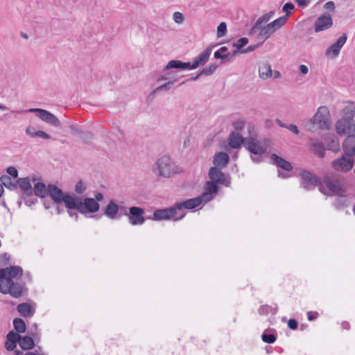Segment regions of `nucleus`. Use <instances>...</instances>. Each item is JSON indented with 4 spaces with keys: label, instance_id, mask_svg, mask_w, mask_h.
I'll use <instances>...</instances> for the list:
<instances>
[{
    "label": "nucleus",
    "instance_id": "nucleus-1",
    "mask_svg": "<svg viewBox=\"0 0 355 355\" xmlns=\"http://www.w3.org/2000/svg\"><path fill=\"white\" fill-rule=\"evenodd\" d=\"M22 275L23 269L19 266L0 268V293L9 294L15 298L26 295L28 288L25 282L20 279Z\"/></svg>",
    "mask_w": 355,
    "mask_h": 355
},
{
    "label": "nucleus",
    "instance_id": "nucleus-2",
    "mask_svg": "<svg viewBox=\"0 0 355 355\" xmlns=\"http://www.w3.org/2000/svg\"><path fill=\"white\" fill-rule=\"evenodd\" d=\"M330 112L327 106H320L314 116L304 124L306 130L313 131L315 126L320 130H328L331 127Z\"/></svg>",
    "mask_w": 355,
    "mask_h": 355
},
{
    "label": "nucleus",
    "instance_id": "nucleus-3",
    "mask_svg": "<svg viewBox=\"0 0 355 355\" xmlns=\"http://www.w3.org/2000/svg\"><path fill=\"white\" fill-rule=\"evenodd\" d=\"M100 209V205L93 198L86 197L83 200L74 196L70 209H76L82 214H94Z\"/></svg>",
    "mask_w": 355,
    "mask_h": 355
},
{
    "label": "nucleus",
    "instance_id": "nucleus-4",
    "mask_svg": "<svg viewBox=\"0 0 355 355\" xmlns=\"http://www.w3.org/2000/svg\"><path fill=\"white\" fill-rule=\"evenodd\" d=\"M301 177V187L306 191H311L319 187L320 191L326 193L325 188L322 184V180L310 171L302 170L300 173Z\"/></svg>",
    "mask_w": 355,
    "mask_h": 355
},
{
    "label": "nucleus",
    "instance_id": "nucleus-5",
    "mask_svg": "<svg viewBox=\"0 0 355 355\" xmlns=\"http://www.w3.org/2000/svg\"><path fill=\"white\" fill-rule=\"evenodd\" d=\"M47 195H49L56 204L64 202L67 209H70L75 196V195L64 193L62 189L53 184L48 185Z\"/></svg>",
    "mask_w": 355,
    "mask_h": 355
},
{
    "label": "nucleus",
    "instance_id": "nucleus-6",
    "mask_svg": "<svg viewBox=\"0 0 355 355\" xmlns=\"http://www.w3.org/2000/svg\"><path fill=\"white\" fill-rule=\"evenodd\" d=\"M158 175L164 178H169L176 173L177 166L168 156H162L156 162Z\"/></svg>",
    "mask_w": 355,
    "mask_h": 355
},
{
    "label": "nucleus",
    "instance_id": "nucleus-7",
    "mask_svg": "<svg viewBox=\"0 0 355 355\" xmlns=\"http://www.w3.org/2000/svg\"><path fill=\"white\" fill-rule=\"evenodd\" d=\"M244 146L251 154L254 155V156H251L253 162H261L262 156L266 152V149L261 145L259 141L253 137L246 138Z\"/></svg>",
    "mask_w": 355,
    "mask_h": 355
},
{
    "label": "nucleus",
    "instance_id": "nucleus-8",
    "mask_svg": "<svg viewBox=\"0 0 355 355\" xmlns=\"http://www.w3.org/2000/svg\"><path fill=\"white\" fill-rule=\"evenodd\" d=\"M26 112L35 113L36 116L46 123L58 128L61 123L60 120L51 112L41 108H30Z\"/></svg>",
    "mask_w": 355,
    "mask_h": 355
},
{
    "label": "nucleus",
    "instance_id": "nucleus-9",
    "mask_svg": "<svg viewBox=\"0 0 355 355\" xmlns=\"http://www.w3.org/2000/svg\"><path fill=\"white\" fill-rule=\"evenodd\" d=\"M202 202H204V200L200 196L175 203V206L178 213V218L182 219L186 215L185 209H195L200 206Z\"/></svg>",
    "mask_w": 355,
    "mask_h": 355
},
{
    "label": "nucleus",
    "instance_id": "nucleus-10",
    "mask_svg": "<svg viewBox=\"0 0 355 355\" xmlns=\"http://www.w3.org/2000/svg\"><path fill=\"white\" fill-rule=\"evenodd\" d=\"M354 165V158L345 154L334 159L331 162V167L336 171L347 173L350 171Z\"/></svg>",
    "mask_w": 355,
    "mask_h": 355
},
{
    "label": "nucleus",
    "instance_id": "nucleus-11",
    "mask_svg": "<svg viewBox=\"0 0 355 355\" xmlns=\"http://www.w3.org/2000/svg\"><path fill=\"white\" fill-rule=\"evenodd\" d=\"M153 220L157 221L162 220L178 221L181 219L178 218V213L174 205L173 207L168 208L159 209L154 211Z\"/></svg>",
    "mask_w": 355,
    "mask_h": 355
},
{
    "label": "nucleus",
    "instance_id": "nucleus-12",
    "mask_svg": "<svg viewBox=\"0 0 355 355\" xmlns=\"http://www.w3.org/2000/svg\"><path fill=\"white\" fill-rule=\"evenodd\" d=\"M209 178L216 184L229 187L230 184V177L225 174L219 168L212 166L209 170Z\"/></svg>",
    "mask_w": 355,
    "mask_h": 355
},
{
    "label": "nucleus",
    "instance_id": "nucleus-13",
    "mask_svg": "<svg viewBox=\"0 0 355 355\" xmlns=\"http://www.w3.org/2000/svg\"><path fill=\"white\" fill-rule=\"evenodd\" d=\"M144 209L140 207H131L129 208L128 220L132 225H142L145 222Z\"/></svg>",
    "mask_w": 355,
    "mask_h": 355
},
{
    "label": "nucleus",
    "instance_id": "nucleus-14",
    "mask_svg": "<svg viewBox=\"0 0 355 355\" xmlns=\"http://www.w3.org/2000/svg\"><path fill=\"white\" fill-rule=\"evenodd\" d=\"M336 131L339 135H345L346 134L353 135L355 133V123L351 121L341 119L338 120L335 125Z\"/></svg>",
    "mask_w": 355,
    "mask_h": 355
},
{
    "label": "nucleus",
    "instance_id": "nucleus-15",
    "mask_svg": "<svg viewBox=\"0 0 355 355\" xmlns=\"http://www.w3.org/2000/svg\"><path fill=\"white\" fill-rule=\"evenodd\" d=\"M322 182L331 192L337 195H341L343 193V191L340 186V180L338 178L325 175Z\"/></svg>",
    "mask_w": 355,
    "mask_h": 355
},
{
    "label": "nucleus",
    "instance_id": "nucleus-16",
    "mask_svg": "<svg viewBox=\"0 0 355 355\" xmlns=\"http://www.w3.org/2000/svg\"><path fill=\"white\" fill-rule=\"evenodd\" d=\"M333 25V21L331 15L324 13L320 16L315 21V32L318 33L329 28Z\"/></svg>",
    "mask_w": 355,
    "mask_h": 355
},
{
    "label": "nucleus",
    "instance_id": "nucleus-17",
    "mask_svg": "<svg viewBox=\"0 0 355 355\" xmlns=\"http://www.w3.org/2000/svg\"><path fill=\"white\" fill-rule=\"evenodd\" d=\"M216 182L212 180L207 181L205 184V191L201 195L204 202H208L213 199V194L218 191V187Z\"/></svg>",
    "mask_w": 355,
    "mask_h": 355
},
{
    "label": "nucleus",
    "instance_id": "nucleus-18",
    "mask_svg": "<svg viewBox=\"0 0 355 355\" xmlns=\"http://www.w3.org/2000/svg\"><path fill=\"white\" fill-rule=\"evenodd\" d=\"M343 150L346 155L354 158L355 157V136L349 135L343 141L342 144Z\"/></svg>",
    "mask_w": 355,
    "mask_h": 355
},
{
    "label": "nucleus",
    "instance_id": "nucleus-19",
    "mask_svg": "<svg viewBox=\"0 0 355 355\" xmlns=\"http://www.w3.org/2000/svg\"><path fill=\"white\" fill-rule=\"evenodd\" d=\"M347 35L343 33L335 43L332 44L327 50L326 55L332 54L333 57H336L340 53L341 48L347 41Z\"/></svg>",
    "mask_w": 355,
    "mask_h": 355
},
{
    "label": "nucleus",
    "instance_id": "nucleus-20",
    "mask_svg": "<svg viewBox=\"0 0 355 355\" xmlns=\"http://www.w3.org/2000/svg\"><path fill=\"white\" fill-rule=\"evenodd\" d=\"M20 339V334L10 331L6 335V341L5 343V348L8 351H13L17 345L19 344V340Z\"/></svg>",
    "mask_w": 355,
    "mask_h": 355
},
{
    "label": "nucleus",
    "instance_id": "nucleus-21",
    "mask_svg": "<svg viewBox=\"0 0 355 355\" xmlns=\"http://www.w3.org/2000/svg\"><path fill=\"white\" fill-rule=\"evenodd\" d=\"M211 53V47L205 49L202 53L196 56L193 60V67L198 68L200 66H203L208 61L209 56Z\"/></svg>",
    "mask_w": 355,
    "mask_h": 355
},
{
    "label": "nucleus",
    "instance_id": "nucleus-22",
    "mask_svg": "<svg viewBox=\"0 0 355 355\" xmlns=\"http://www.w3.org/2000/svg\"><path fill=\"white\" fill-rule=\"evenodd\" d=\"M309 142L310 149L314 154L321 158L325 156V148L321 141L318 139H311Z\"/></svg>",
    "mask_w": 355,
    "mask_h": 355
},
{
    "label": "nucleus",
    "instance_id": "nucleus-23",
    "mask_svg": "<svg viewBox=\"0 0 355 355\" xmlns=\"http://www.w3.org/2000/svg\"><path fill=\"white\" fill-rule=\"evenodd\" d=\"M245 139L239 134L231 132L228 137V145L233 149L239 148L242 144L244 145Z\"/></svg>",
    "mask_w": 355,
    "mask_h": 355
},
{
    "label": "nucleus",
    "instance_id": "nucleus-24",
    "mask_svg": "<svg viewBox=\"0 0 355 355\" xmlns=\"http://www.w3.org/2000/svg\"><path fill=\"white\" fill-rule=\"evenodd\" d=\"M119 211V205H116L113 200H110L104 209V214L110 219L114 220L120 217L117 216Z\"/></svg>",
    "mask_w": 355,
    "mask_h": 355
},
{
    "label": "nucleus",
    "instance_id": "nucleus-25",
    "mask_svg": "<svg viewBox=\"0 0 355 355\" xmlns=\"http://www.w3.org/2000/svg\"><path fill=\"white\" fill-rule=\"evenodd\" d=\"M270 159L274 165H276L277 167L281 168L282 169H284L286 171H291L293 170V166L289 162L285 160L281 157H279L276 154H272Z\"/></svg>",
    "mask_w": 355,
    "mask_h": 355
},
{
    "label": "nucleus",
    "instance_id": "nucleus-26",
    "mask_svg": "<svg viewBox=\"0 0 355 355\" xmlns=\"http://www.w3.org/2000/svg\"><path fill=\"white\" fill-rule=\"evenodd\" d=\"M230 162V157L225 152H220L215 155L213 159L214 166L217 168H222L226 166Z\"/></svg>",
    "mask_w": 355,
    "mask_h": 355
},
{
    "label": "nucleus",
    "instance_id": "nucleus-27",
    "mask_svg": "<svg viewBox=\"0 0 355 355\" xmlns=\"http://www.w3.org/2000/svg\"><path fill=\"white\" fill-rule=\"evenodd\" d=\"M17 186H19L24 195L27 196H31L33 195V188L28 178H19L17 180Z\"/></svg>",
    "mask_w": 355,
    "mask_h": 355
},
{
    "label": "nucleus",
    "instance_id": "nucleus-28",
    "mask_svg": "<svg viewBox=\"0 0 355 355\" xmlns=\"http://www.w3.org/2000/svg\"><path fill=\"white\" fill-rule=\"evenodd\" d=\"M324 139L327 145L328 150L334 152H337L340 150L338 139L334 134H328Z\"/></svg>",
    "mask_w": 355,
    "mask_h": 355
},
{
    "label": "nucleus",
    "instance_id": "nucleus-29",
    "mask_svg": "<svg viewBox=\"0 0 355 355\" xmlns=\"http://www.w3.org/2000/svg\"><path fill=\"white\" fill-rule=\"evenodd\" d=\"M259 74L263 80H266L272 76V68L268 62H263L259 64Z\"/></svg>",
    "mask_w": 355,
    "mask_h": 355
},
{
    "label": "nucleus",
    "instance_id": "nucleus-30",
    "mask_svg": "<svg viewBox=\"0 0 355 355\" xmlns=\"http://www.w3.org/2000/svg\"><path fill=\"white\" fill-rule=\"evenodd\" d=\"M17 311L24 318H29L33 315L34 309L28 303H21L17 306Z\"/></svg>",
    "mask_w": 355,
    "mask_h": 355
},
{
    "label": "nucleus",
    "instance_id": "nucleus-31",
    "mask_svg": "<svg viewBox=\"0 0 355 355\" xmlns=\"http://www.w3.org/2000/svg\"><path fill=\"white\" fill-rule=\"evenodd\" d=\"M26 134L29 137L34 138L36 137H40L44 139H52L51 136L45 132L43 130H37L35 131L34 128L32 126H28L26 129Z\"/></svg>",
    "mask_w": 355,
    "mask_h": 355
},
{
    "label": "nucleus",
    "instance_id": "nucleus-32",
    "mask_svg": "<svg viewBox=\"0 0 355 355\" xmlns=\"http://www.w3.org/2000/svg\"><path fill=\"white\" fill-rule=\"evenodd\" d=\"M19 345L24 350L31 349L35 346L33 339L29 336H22L20 335V339L19 340Z\"/></svg>",
    "mask_w": 355,
    "mask_h": 355
},
{
    "label": "nucleus",
    "instance_id": "nucleus-33",
    "mask_svg": "<svg viewBox=\"0 0 355 355\" xmlns=\"http://www.w3.org/2000/svg\"><path fill=\"white\" fill-rule=\"evenodd\" d=\"M33 193L36 196L44 198L47 196L48 187H46V184L43 182H37L33 189Z\"/></svg>",
    "mask_w": 355,
    "mask_h": 355
},
{
    "label": "nucleus",
    "instance_id": "nucleus-34",
    "mask_svg": "<svg viewBox=\"0 0 355 355\" xmlns=\"http://www.w3.org/2000/svg\"><path fill=\"white\" fill-rule=\"evenodd\" d=\"M288 17V15H283L268 24V25L271 28L272 31L275 33L277 30L279 29L283 25H284L287 21Z\"/></svg>",
    "mask_w": 355,
    "mask_h": 355
},
{
    "label": "nucleus",
    "instance_id": "nucleus-35",
    "mask_svg": "<svg viewBox=\"0 0 355 355\" xmlns=\"http://www.w3.org/2000/svg\"><path fill=\"white\" fill-rule=\"evenodd\" d=\"M273 33L274 32L272 31L271 28L267 24L259 32L257 39L261 40V41L260 42L263 44Z\"/></svg>",
    "mask_w": 355,
    "mask_h": 355
},
{
    "label": "nucleus",
    "instance_id": "nucleus-36",
    "mask_svg": "<svg viewBox=\"0 0 355 355\" xmlns=\"http://www.w3.org/2000/svg\"><path fill=\"white\" fill-rule=\"evenodd\" d=\"M13 327L16 331L15 333L18 334L24 333L26 329L25 322L19 318H16L13 320Z\"/></svg>",
    "mask_w": 355,
    "mask_h": 355
},
{
    "label": "nucleus",
    "instance_id": "nucleus-37",
    "mask_svg": "<svg viewBox=\"0 0 355 355\" xmlns=\"http://www.w3.org/2000/svg\"><path fill=\"white\" fill-rule=\"evenodd\" d=\"M343 116L342 119L348 120L352 122L355 114V107L352 105H347L343 109Z\"/></svg>",
    "mask_w": 355,
    "mask_h": 355
},
{
    "label": "nucleus",
    "instance_id": "nucleus-38",
    "mask_svg": "<svg viewBox=\"0 0 355 355\" xmlns=\"http://www.w3.org/2000/svg\"><path fill=\"white\" fill-rule=\"evenodd\" d=\"M1 184L2 186H5L6 188L12 190L17 188V182L13 183L10 177L6 175H3L0 178Z\"/></svg>",
    "mask_w": 355,
    "mask_h": 355
},
{
    "label": "nucleus",
    "instance_id": "nucleus-39",
    "mask_svg": "<svg viewBox=\"0 0 355 355\" xmlns=\"http://www.w3.org/2000/svg\"><path fill=\"white\" fill-rule=\"evenodd\" d=\"M80 138L83 144L89 145L94 139V135L91 132L83 131L80 135Z\"/></svg>",
    "mask_w": 355,
    "mask_h": 355
},
{
    "label": "nucleus",
    "instance_id": "nucleus-40",
    "mask_svg": "<svg viewBox=\"0 0 355 355\" xmlns=\"http://www.w3.org/2000/svg\"><path fill=\"white\" fill-rule=\"evenodd\" d=\"M182 61L179 60H173L168 62V64L164 68V71H167L170 69H175L182 70Z\"/></svg>",
    "mask_w": 355,
    "mask_h": 355
},
{
    "label": "nucleus",
    "instance_id": "nucleus-41",
    "mask_svg": "<svg viewBox=\"0 0 355 355\" xmlns=\"http://www.w3.org/2000/svg\"><path fill=\"white\" fill-rule=\"evenodd\" d=\"M177 80H178V78H173V80L168 81L167 83L156 87L153 90V93H157V92L164 91H164L170 90L171 89L172 85Z\"/></svg>",
    "mask_w": 355,
    "mask_h": 355
},
{
    "label": "nucleus",
    "instance_id": "nucleus-42",
    "mask_svg": "<svg viewBox=\"0 0 355 355\" xmlns=\"http://www.w3.org/2000/svg\"><path fill=\"white\" fill-rule=\"evenodd\" d=\"M218 68V64L216 63H212L209 65V67L204 68L200 71V75L202 76H211Z\"/></svg>",
    "mask_w": 355,
    "mask_h": 355
},
{
    "label": "nucleus",
    "instance_id": "nucleus-43",
    "mask_svg": "<svg viewBox=\"0 0 355 355\" xmlns=\"http://www.w3.org/2000/svg\"><path fill=\"white\" fill-rule=\"evenodd\" d=\"M261 338L264 343L272 344L275 342L277 337L273 334H267L264 332L261 336Z\"/></svg>",
    "mask_w": 355,
    "mask_h": 355
},
{
    "label": "nucleus",
    "instance_id": "nucleus-44",
    "mask_svg": "<svg viewBox=\"0 0 355 355\" xmlns=\"http://www.w3.org/2000/svg\"><path fill=\"white\" fill-rule=\"evenodd\" d=\"M249 40L247 37H241L240 38L236 43H233L232 46L236 48L239 51L243 49V47L245 46Z\"/></svg>",
    "mask_w": 355,
    "mask_h": 355
},
{
    "label": "nucleus",
    "instance_id": "nucleus-45",
    "mask_svg": "<svg viewBox=\"0 0 355 355\" xmlns=\"http://www.w3.org/2000/svg\"><path fill=\"white\" fill-rule=\"evenodd\" d=\"M87 189V187L83 180H79L75 186V191L78 194L83 193Z\"/></svg>",
    "mask_w": 355,
    "mask_h": 355
},
{
    "label": "nucleus",
    "instance_id": "nucleus-46",
    "mask_svg": "<svg viewBox=\"0 0 355 355\" xmlns=\"http://www.w3.org/2000/svg\"><path fill=\"white\" fill-rule=\"evenodd\" d=\"M263 24L262 21L259 18L257 21L254 24L252 28L249 32V35H252L256 33L257 31H260L262 29L261 24Z\"/></svg>",
    "mask_w": 355,
    "mask_h": 355
},
{
    "label": "nucleus",
    "instance_id": "nucleus-47",
    "mask_svg": "<svg viewBox=\"0 0 355 355\" xmlns=\"http://www.w3.org/2000/svg\"><path fill=\"white\" fill-rule=\"evenodd\" d=\"M227 33V24L225 22H221L217 28V37H223Z\"/></svg>",
    "mask_w": 355,
    "mask_h": 355
},
{
    "label": "nucleus",
    "instance_id": "nucleus-48",
    "mask_svg": "<svg viewBox=\"0 0 355 355\" xmlns=\"http://www.w3.org/2000/svg\"><path fill=\"white\" fill-rule=\"evenodd\" d=\"M262 44L261 42L257 43V44L250 45L247 48L241 49L240 51L241 53H248L252 51H254L258 47H259Z\"/></svg>",
    "mask_w": 355,
    "mask_h": 355
},
{
    "label": "nucleus",
    "instance_id": "nucleus-49",
    "mask_svg": "<svg viewBox=\"0 0 355 355\" xmlns=\"http://www.w3.org/2000/svg\"><path fill=\"white\" fill-rule=\"evenodd\" d=\"M232 126L236 130L241 131L245 126V121L243 120L239 119L233 122Z\"/></svg>",
    "mask_w": 355,
    "mask_h": 355
},
{
    "label": "nucleus",
    "instance_id": "nucleus-50",
    "mask_svg": "<svg viewBox=\"0 0 355 355\" xmlns=\"http://www.w3.org/2000/svg\"><path fill=\"white\" fill-rule=\"evenodd\" d=\"M227 46H222L218 50L215 51L214 53V58L215 59H220L223 57V54L226 53L227 52Z\"/></svg>",
    "mask_w": 355,
    "mask_h": 355
},
{
    "label": "nucleus",
    "instance_id": "nucleus-51",
    "mask_svg": "<svg viewBox=\"0 0 355 355\" xmlns=\"http://www.w3.org/2000/svg\"><path fill=\"white\" fill-rule=\"evenodd\" d=\"M295 6L294 4L291 2L286 3L283 6V11L286 12V15H288V17L291 15V10L294 9Z\"/></svg>",
    "mask_w": 355,
    "mask_h": 355
},
{
    "label": "nucleus",
    "instance_id": "nucleus-52",
    "mask_svg": "<svg viewBox=\"0 0 355 355\" xmlns=\"http://www.w3.org/2000/svg\"><path fill=\"white\" fill-rule=\"evenodd\" d=\"M173 19L178 24H182L184 21L183 15L180 12H175L173 15Z\"/></svg>",
    "mask_w": 355,
    "mask_h": 355
},
{
    "label": "nucleus",
    "instance_id": "nucleus-53",
    "mask_svg": "<svg viewBox=\"0 0 355 355\" xmlns=\"http://www.w3.org/2000/svg\"><path fill=\"white\" fill-rule=\"evenodd\" d=\"M274 14H275V11L272 10L266 14H264L263 15L260 17L259 19L262 21L263 23H266L271 19V17L274 15Z\"/></svg>",
    "mask_w": 355,
    "mask_h": 355
},
{
    "label": "nucleus",
    "instance_id": "nucleus-54",
    "mask_svg": "<svg viewBox=\"0 0 355 355\" xmlns=\"http://www.w3.org/2000/svg\"><path fill=\"white\" fill-rule=\"evenodd\" d=\"M288 327L292 330H295L297 329L298 322L295 319H290L288 321Z\"/></svg>",
    "mask_w": 355,
    "mask_h": 355
},
{
    "label": "nucleus",
    "instance_id": "nucleus-55",
    "mask_svg": "<svg viewBox=\"0 0 355 355\" xmlns=\"http://www.w3.org/2000/svg\"><path fill=\"white\" fill-rule=\"evenodd\" d=\"M6 172L9 174V175H10L13 178H17L18 175L17 170L16 169V168H15L13 166L8 167L6 169Z\"/></svg>",
    "mask_w": 355,
    "mask_h": 355
},
{
    "label": "nucleus",
    "instance_id": "nucleus-56",
    "mask_svg": "<svg viewBox=\"0 0 355 355\" xmlns=\"http://www.w3.org/2000/svg\"><path fill=\"white\" fill-rule=\"evenodd\" d=\"M270 309V307L267 305L261 306L259 307L258 311L260 315H267L269 313Z\"/></svg>",
    "mask_w": 355,
    "mask_h": 355
},
{
    "label": "nucleus",
    "instance_id": "nucleus-57",
    "mask_svg": "<svg viewBox=\"0 0 355 355\" xmlns=\"http://www.w3.org/2000/svg\"><path fill=\"white\" fill-rule=\"evenodd\" d=\"M10 256L8 253H4L1 256V266H6L8 265L9 260H10Z\"/></svg>",
    "mask_w": 355,
    "mask_h": 355
},
{
    "label": "nucleus",
    "instance_id": "nucleus-58",
    "mask_svg": "<svg viewBox=\"0 0 355 355\" xmlns=\"http://www.w3.org/2000/svg\"><path fill=\"white\" fill-rule=\"evenodd\" d=\"M69 128H70L72 134H73V135H78L80 136L83 132L79 128H78L73 125H71L69 126Z\"/></svg>",
    "mask_w": 355,
    "mask_h": 355
},
{
    "label": "nucleus",
    "instance_id": "nucleus-59",
    "mask_svg": "<svg viewBox=\"0 0 355 355\" xmlns=\"http://www.w3.org/2000/svg\"><path fill=\"white\" fill-rule=\"evenodd\" d=\"M286 129L289 130L295 135L299 134L298 128H297V125H295L294 124L287 125Z\"/></svg>",
    "mask_w": 355,
    "mask_h": 355
},
{
    "label": "nucleus",
    "instance_id": "nucleus-60",
    "mask_svg": "<svg viewBox=\"0 0 355 355\" xmlns=\"http://www.w3.org/2000/svg\"><path fill=\"white\" fill-rule=\"evenodd\" d=\"M324 8L327 10L334 11L335 4L332 1H329L324 4Z\"/></svg>",
    "mask_w": 355,
    "mask_h": 355
},
{
    "label": "nucleus",
    "instance_id": "nucleus-61",
    "mask_svg": "<svg viewBox=\"0 0 355 355\" xmlns=\"http://www.w3.org/2000/svg\"><path fill=\"white\" fill-rule=\"evenodd\" d=\"M128 207L126 206H119L120 215L127 216L128 217L129 210H128Z\"/></svg>",
    "mask_w": 355,
    "mask_h": 355
},
{
    "label": "nucleus",
    "instance_id": "nucleus-62",
    "mask_svg": "<svg viewBox=\"0 0 355 355\" xmlns=\"http://www.w3.org/2000/svg\"><path fill=\"white\" fill-rule=\"evenodd\" d=\"M318 313L317 312L309 311L307 313L308 320L310 321L315 320L318 318Z\"/></svg>",
    "mask_w": 355,
    "mask_h": 355
},
{
    "label": "nucleus",
    "instance_id": "nucleus-63",
    "mask_svg": "<svg viewBox=\"0 0 355 355\" xmlns=\"http://www.w3.org/2000/svg\"><path fill=\"white\" fill-rule=\"evenodd\" d=\"M220 63L225 64L227 61L230 60L232 59V58H231L230 55L229 54V53L227 52L226 53L223 54V57L220 58Z\"/></svg>",
    "mask_w": 355,
    "mask_h": 355
},
{
    "label": "nucleus",
    "instance_id": "nucleus-64",
    "mask_svg": "<svg viewBox=\"0 0 355 355\" xmlns=\"http://www.w3.org/2000/svg\"><path fill=\"white\" fill-rule=\"evenodd\" d=\"M195 69L196 68L193 67V62L190 63L189 62H182V70H184V69L192 70V69Z\"/></svg>",
    "mask_w": 355,
    "mask_h": 355
}]
</instances>
